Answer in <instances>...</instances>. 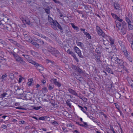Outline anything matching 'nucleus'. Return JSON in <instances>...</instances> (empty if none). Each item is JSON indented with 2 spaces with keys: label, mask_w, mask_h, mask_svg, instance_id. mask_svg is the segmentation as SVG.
Returning a JSON list of instances; mask_svg holds the SVG:
<instances>
[{
  "label": "nucleus",
  "mask_w": 133,
  "mask_h": 133,
  "mask_svg": "<svg viewBox=\"0 0 133 133\" xmlns=\"http://www.w3.org/2000/svg\"><path fill=\"white\" fill-rule=\"evenodd\" d=\"M112 58H114L115 60L119 64L122 68H123L125 70L127 69L123 65L124 61L123 60L119 59L117 57L115 58L112 57L111 58V59Z\"/></svg>",
  "instance_id": "obj_1"
},
{
  "label": "nucleus",
  "mask_w": 133,
  "mask_h": 133,
  "mask_svg": "<svg viewBox=\"0 0 133 133\" xmlns=\"http://www.w3.org/2000/svg\"><path fill=\"white\" fill-rule=\"evenodd\" d=\"M16 61L19 62L21 64L24 66L27 65V63L23 60V58L20 57L17 54L14 58Z\"/></svg>",
  "instance_id": "obj_2"
},
{
  "label": "nucleus",
  "mask_w": 133,
  "mask_h": 133,
  "mask_svg": "<svg viewBox=\"0 0 133 133\" xmlns=\"http://www.w3.org/2000/svg\"><path fill=\"white\" fill-rule=\"evenodd\" d=\"M54 25H52V28L55 30L57 29V27H58L60 30L61 32H63V29L60 24L57 22L55 21L53 23Z\"/></svg>",
  "instance_id": "obj_3"
},
{
  "label": "nucleus",
  "mask_w": 133,
  "mask_h": 133,
  "mask_svg": "<svg viewBox=\"0 0 133 133\" xmlns=\"http://www.w3.org/2000/svg\"><path fill=\"white\" fill-rule=\"evenodd\" d=\"M72 68L74 70L77 71L80 74L84 73V71H83L82 69H80L79 67L75 65H72L71 66Z\"/></svg>",
  "instance_id": "obj_4"
},
{
  "label": "nucleus",
  "mask_w": 133,
  "mask_h": 133,
  "mask_svg": "<svg viewBox=\"0 0 133 133\" xmlns=\"http://www.w3.org/2000/svg\"><path fill=\"white\" fill-rule=\"evenodd\" d=\"M48 49L49 52H51L53 55H55L59 54V52L58 51L51 46H49L48 47Z\"/></svg>",
  "instance_id": "obj_5"
},
{
  "label": "nucleus",
  "mask_w": 133,
  "mask_h": 133,
  "mask_svg": "<svg viewBox=\"0 0 133 133\" xmlns=\"http://www.w3.org/2000/svg\"><path fill=\"white\" fill-rule=\"evenodd\" d=\"M116 23V26L117 28H118L119 30H120V27L122 25V28H124V26L126 25L127 24L125 21H123L122 22V25L121 23L115 21Z\"/></svg>",
  "instance_id": "obj_6"
},
{
  "label": "nucleus",
  "mask_w": 133,
  "mask_h": 133,
  "mask_svg": "<svg viewBox=\"0 0 133 133\" xmlns=\"http://www.w3.org/2000/svg\"><path fill=\"white\" fill-rule=\"evenodd\" d=\"M74 50L76 53L78 54L79 57L83 58V56L81 54V52L77 46L75 47Z\"/></svg>",
  "instance_id": "obj_7"
},
{
  "label": "nucleus",
  "mask_w": 133,
  "mask_h": 133,
  "mask_svg": "<svg viewBox=\"0 0 133 133\" xmlns=\"http://www.w3.org/2000/svg\"><path fill=\"white\" fill-rule=\"evenodd\" d=\"M51 81L55 85H57L58 87H60L61 84L60 83L57 81L56 79H52Z\"/></svg>",
  "instance_id": "obj_8"
},
{
  "label": "nucleus",
  "mask_w": 133,
  "mask_h": 133,
  "mask_svg": "<svg viewBox=\"0 0 133 133\" xmlns=\"http://www.w3.org/2000/svg\"><path fill=\"white\" fill-rule=\"evenodd\" d=\"M18 94H19V95H20L21 97H22L23 98H22V99H26V100H30L31 99V98H28L27 97V95L25 94H19L18 93Z\"/></svg>",
  "instance_id": "obj_9"
},
{
  "label": "nucleus",
  "mask_w": 133,
  "mask_h": 133,
  "mask_svg": "<svg viewBox=\"0 0 133 133\" xmlns=\"http://www.w3.org/2000/svg\"><path fill=\"white\" fill-rule=\"evenodd\" d=\"M35 66L37 68V69L39 70H44V68L42 65H41L37 63H36Z\"/></svg>",
  "instance_id": "obj_10"
},
{
  "label": "nucleus",
  "mask_w": 133,
  "mask_h": 133,
  "mask_svg": "<svg viewBox=\"0 0 133 133\" xmlns=\"http://www.w3.org/2000/svg\"><path fill=\"white\" fill-rule=\"evenodd\" d=\"M68 90L69 92L72 95H75L77 96H78L75 90H73L71 88L69 89Z\"/></svg>",
  "instance_id": "obj_11"
},
{
  "label": "nucleus",
  "mask_w": 133,
  "mask_h": 133,
  "mask_svg": "<svg viewBox=\"0 0 133 133\" xmlns=\"http://www.w3.org/2000/svg\"><path fill=\"white\" fill-rule=\"evenodd\" d=\"M74 75L77 79L79 80L80 82L81 81V79H82V77L80 74H79L77 75L76 74L74 73Z\"/></svg>",
  "instance_id": "obj_12"
},
{
  "label": "nucleus",
  "mask_w": 133,
  "mask_h": 133,
  "mask_svg": "<svg viewBox=\"0 0 133 133\" xmlns=\"http://www.w3.org/2000/svg\"><path fill=\"white\" fill-rule=\"evenodd\" d=\"M125 20L128 24L133 23L132 18L129 19L128 18H126L125 19Z\"/></svg>",
  "instance_id": "obj_13"
},
{
  "label": "nucleus",
  "mask_w": 133,
  "mask_h": 133,
  "mask_svg": "<svg viewBox=\"0 0 133 133\" xmlns=\"http://www.w3.org/2000/svg\"><path fill=\"white\" fill-rule=\"evenodd\" d=\"M97 32L99 36H102L103 37L105 36V34L104 33L101 29H100V30H99Z\"/></svg>",
  "instance_id": "obj_14"
},
{
  "label": "nucleus",
  "mask_w": 133,
  "mask_h": 133,
  "mask_svg": "<svg viewBox=\"0 0 133 133\" xmlns=\"http://www.w3.org/2000/svg\"><path fill=\"white\" fill-rule=\"evenodd\" d=\"M48 21L49 22L51 23V26L52 27V25H54L53 23L55 21H54L53 20L52 18L50 17L48 15Z\"/></svg>",
  "instance_id": "obj_15"
},
{
  "label": "nucleus",
  "mask_w": 133,
  "mask_h": 133,
  "mask_svg": "<svg viewBox=\"0 0 133 133\" xmlns=\"http://www.w3.org/2000/svg\"><path fill=\"white\" fill-rule=\"evenodd\" d=\"M114 6L115 8L117 10H119L120 9V7L119 4L116 3H115L114 4Z\"/></svg>",
  "instance_id": "obj_16"
},
{
  "label": "nucleus",
  "mask_w": 133,
  "mask_h": 133,
  "mask_svg": "<svg viewBox=\"0 0 133 133\" xmlns=\"http://www.w3.org/2000/svg\"><path fill=\"white\" fill-rule=\"evenodd\" d=\"M44 10L47 14H50V8L49 7L45 8H44Z\"/></svg>",
  "instance_id": "obj_17"
},
{
  "label": "nucleus",
  "mask_w": 133,
  "mask_h": 133,
  "mask_svg": "<svg viewBox=\"0 0 133 133\" xmlns=\"http://www.w3.org/2000/svg\"><path fill=\"white\" fill-rule=\"evenodd\" d=\"M94 56L97 60V62H98L99 63L101 62L100 60V56L99 55H95Z\"/></svg>",
  "instance_id": "obj_18"
},
{
  "label": "nucleus",
  "mask_w": 133,
  "mask_h": 133,
  "mask_svg": "<svg viewBox=\"0 0 133 133\" xmlns=\"http://www.w3.org/2000/svg\"><path fill=\"white\" fill-rule=\"evenodd\" d=\"M27 61L29 63L34 65L35 66L37 63L35 61L31 59L30 58Z\"/></svg>",
  "instance_id": "obj_19"
},
{
  "label": "nucleus",
  "mask_w": 133,
  "mask_h": 133,
  "mask_svg": "<svg viewBox=\"0 0 133 133\" xmlns=\"http://www.w3.org/2000/svg\"><path fill=\"white\" fill-rule=\"evenodd\" d=\"M6 92L7 95L8 96H10L12 94V90L9 89L6 90Z\"/></svg>",
  "instance_id": "obj_20"
},
{
  "label": "nucleus",
  "mask_w": 133,
  "mask_h": 133,
  "mask_svg": "<svg viewBox=\"0 0 133 133\" xmlns=\"http://www.w3.org/2000/svg\"><path fill=\"white\" fill-rule=\"evenodd\" d=\"M30 51L31 55L34 56H36L38 55V54L37 52L33 50H31Z\"/></svg>",
  "instance_id": "obj_21"
},
{
  "label": "nucleus",
  "mask_w": 133,
  "mask_h": 133,
  "mask_svg": "<svg viewBox=\"0 0 133 133\" xmlns=\"http://www.w3.org/2000/svg\"><path fill=\"white\" fill-rule=\"evenodd\" d=\"M121 32L123 35H124L126 34L127 30L124 29V28H122L121 29Z\"/></svg>",
  "instance_id": "obj_22"
},
{
  "label": "nucleus",
  "mask_w": 133,
  "mask_h": 133,
  "mask_svg": "<svg viewBox=\"0 0 133 133\" xmlns=\"http://www.w3.org/2000/svg\"><path fill=\"white\" fill-rule=\"evenodd\" d=\"M128 28L130 30H133V23L128 24Z\"/></svg>",
  "instance_id": "obj_23"
},
{
  "label": "nucleus",
  "mask_w": 133,
  "mask_h": 133,
  "mask_svg": "<svg viewBox=\"0 0 133 133\" xmlns=\"http://www.w3.org/2000/svg\"><path fill=\"white\" fill-rule=\"evenodd\" d=\"M71 100L70 99H69L68 100H67L66 101V104L67 105H68L69 107L70 108L71 105V104L70 103V101Z\"/></svg>",
  "instance_id": "obj_24"
},
{
  "label": "nucleus",
  "mask_w": 133,
  "mask_h": 133,
  "mask_svg": "<svg viewBox=\"0 0 133 133\" xmlns=\"http://www.w3.org/2000/svg\"><path fill=\"white\" fill-rule=\"evenodd\" d=\"M38 36L42 38H44L45 39H47L48 38L47 37L39 33Z\"/></svg>",
  "instance_id": "obj_25"
},
{
  "label": "nucleus",
  "mask_w": 133,
  "mask_h": 133,
  "mask_svg": "<svg viewBox=\"0 0 133 133\" xmlns=\"http://www.w3.org/2000/svg\"><path fill=\"white\" fill-rule=\"evenodd\" d=\"M35 41L38 42L40 43L42 45H44V42L42 40L40 39H36V40Z\"/></svg>",
  "instance_id": "obj_26"
},
{
  "label": "nucleus",
  "mask_w": 133,
  "mask_h": 133,
  "mask_svg": "<svg viewBox=\"0 0 133 133\" xmlns=\"http://www.w3.org/2000/svg\"><path fill=\"white\" fill-rule=\"evenodd\" d=\"M109 40L110 42V44L111 45V46L112 47L114 43V40L112 38H110Z\"/></svg>",
  "instance_id": "obj_27"
},
{
  "label": "nucleus",
  "mask_w": 133,
  "mask_h": 133,
  "mask_svg": "<svg viewBox=\"0 0 133 133\" xmlns=\"http://www.w3.org/2000/svg\"><path fill=\"white\" fill-rule=\"evenodd\" d=\"M54 88V85L53 84H50L49 85L48 88L50 90H52Z\"/></svg>",
  "instance_id": "obj_28"
},
{
  "label": "nucleus",
  "mask_w": 133,
  "mask_h": 133,
  "mask_svg": "<svg viewBox=\"0 0 133 133\" xmlns=\"http://www.w3.org/2000/svg\"><path fill=\"white\" fill-rule=\"evenodd\" d=\"M106 70L109 73L113 74V72L112 71L111 69L109 68H107Z\"/></svg>",
  "instance_id": "obj_29"
},
{
  "label": "nucleus",
  "mask_w": 133,
  "mask_h": 133,
  "mask_svg": "<svg viewBox=\"0 0 133 133\" xmlns=\"http://www.w3.org/2000/svg\"><path fill=\"white\" fill-rule=\"evenodd\" d=\"M67 52L68 53L71 55L72 56H73V55H74V54L73 52L71 51L69 49H68Z\"/></svg>",
  "instance_id": "obj_30"
},
{
  "label": "nucleus",
  "mask_w": 133,
  "mask_h": 133,
  "mask_svg": "<svg viewBox=\"0 0 133 133\" xmlns=\"http://www.w3.org/2000/svg\"><path fill=\"white\" fill-rule=\"evenodd\" d=\"M71 24L72 27L76 30H77L79 29L78 27L75 25L73 23H71Z\"/></svg>",
  "instance_id": "obj_31"
},
{
  "label": "nucleus",
  "mask_w": 133,
  "mask_h": 133,
  "mask_svg": "<svg viewBox=\"0 0 133 133\" xmlns=\"http://www.w3.org/2000/svg\"><path fill=\"white\" fill-rule=\"evenodd\" d=\"M9 77L11 79H14V74L12 73H10L9 74Z\"/></svg>",
  "instance_id": "obj_32"
},
{
  "label": "nucleus",
  "mask_w": 133,
  "mask_h": 133,
  "mask_svg": "<svg viewBox=\"0 0 133 133\" xmlns=\"http://www.w3.org/2000/svg\"><path fill=\"white\" fill-rule=\"evenodd\" d=\"M85 35L86 36L87 38H88V39H91V36L87 32L85 34Z\"/></svg>",
  "instance_id": "obj_33"
},
{
  "label": "nucleus",
  "mask_w": 133,
  "mask_h": 133,
  "mask_svg": "<svg viewBox=\"0 0 133 133\" xmlns=\"http://www.w3.org/2000/svg\"><path fill=\"white\" fill-rule=\"evenodd\" d=\"M125 19L126 18H128L129 19L132 18L131 17V15L130 13H128L127 16L125 17Z\"/></svg>",
  "instance_id": "obj_34"
},
{
  "label": "nucleus",
  "mask_w": 133,
  "mask_h": 133,
  "mask_svg": "<svg viewBox=\"0 0 133 133\" xmlns=\"http://www.w3.org/2000/svg\"><path fill=\"white\" fill-rule=\"evenodd\" d=\"M126 57L129 61L130 62H132V59L130 56H128Z\"/></svg>",
  "instance_id": "obj_35"
},
{
  "label": "nucleus",
  "mask_w": 133,
  "mask_h": 133,
  "mask_svg": "<svg viewBox=\"0 0 133 133\" xmlns=\"http://www.w3.org/2000/svg\"><path fill=\"white\" fill-rule=\"evenodd\" d=\"M111 15L113 17L116 19L117 18V17H118L116 14L114 13H111Z\"/></svg>",
  "instance_id": "obj_36"
},
{
  "label": "nucleus",
  "mask_w": 133,
  "mask_h": 133,
  "mask_svg": "<svg viewBox=\"0 0 133 133\" xmlns=\"http://www.w3.org/2000/svg\"><path fill=\"white\" fill-rule=\"evenodd\" d=\"M10 54L11 55H13L14 57V58H15L17 54V53L14 52H10Z\"/></svg>",
  "instance_id": "obj_37"
},
{
  "label": "nucleus",
  "mask_w": 133,
  "mask_h": 133,
  "mask_svg": "<svg viewBox=\"0 0 133 133\" xmlns=\"http://www.w3.org/2000/svg\"><path fill=\"white\" fill-rule=\"evenodd\" d=\"M7 95L6 92H4L1 95V97L2 98H4Z\"/></svg>",
  "instance_id": "obj_38"
},
{
  "label": "nucleus",
  "mask_w": 133,
  "mask_h": 133,
  "mask_svg": "<svg viewBox=\"0 0 133 133\" xmlns=\"http://www.w3.org/2000/svg\"><path fill=\"white\" fill-rule=\"evenodd\" d=\"M32 33L34 34H35V35H37V36H38L39 33L37 31H34L32 30Z\"/></svg>",
  "instance_id": "obj_39"
},
{
  "label": "nucleus",
  "mask_w": 133,
  "mask_h": 133,
  "mask_svg": "<svg viewBox=\"0 0 133 133\" xmlns=\"http://www.w3.org/2000/svg\"><path fill=\"white\" fill-rule=\"evenodd\" d=\"M91 117L92 118H91L90 119H91L94 122L97 123H98V121L96 120V119L95 118H94L92 116H91Z\"/></svg>",
  "instance_id": "obj_40"
},
{
  "label": "nucleus",
  "mask_w": 133,
  "mask_h": 133,
  "mask_svg": "<svg viewBox=\"0 0 133 133\" xmlns=\"http://www.w3.org/2000/svg\"><path fill=\"white\" fill-rule=\"evenodd\" d=\"M42 108V107L40 106L39 107H34L33 109L36 110H38Z\"/></svg>",
  "instance_id": "obj_41"
},
{
  "label": "nucleus",
  "mask_w": 133,
  "mask_h": 133,
  "mask_svg": "<svg viewBox=\"0 0 133 133\" xmlns=\"http://www.w3.org/2000/svg\"><path fill=\"white\" fill-rule=\"evenodd\" d=\"M6 74H5L4 75H3L2 77V78L3 81V80H5L6 78Z\"/></svg>",
  "instance_id": "obj_42"
},
{
  "label": "nucleus",
  "mask_w": 133,
  "mask_h": 133,
  "mask_svg": "<svg viewBox=\"0 0 133 133\" xmlns=\"http://www.w3.org/2000/svg\"><path fill=\"white\" fill-rule=\"evenodd\" d=\"M123 52L126 57L128 56V52L127 50H125V51Z\"/></svg>",
  "instance_id": "obj_43"
},
{
  "label": "nucleus",
  "mask_w": 133,
  "mask_h": 133,
  "mask_svg": "<svg viewBox=\"0 0 133 133\" xmlns=\"http://www.w3.org/2000/svg\"><path fill=\"white\" fill-rule=\"evenodd\" d=\"M42 90L44 93H45L46 92L48 91V90L47 89L46 87H44L42 89Z\"/></svg>",
  "instance_id": "obj_44"
},
{
  "label": "nucleus",
  "mask_w": 133,
  "mask_h": 133,
  "mask_svg": "<svg viewBox=\"0 0 133 133\" xmlns=\"http://www.w3.org/2000/svg\"><path fill=\"white\" fill-rule=\"evenodd\" d=\"M24 21L25 22V23L28 25H30V21L28 19H26L24 20Z\"/></svg>",
  "instance_id": "obj_45"
},
{
  "label": "nucleus",
  "mask_w": 133,
  "mask_h": 133,
  "mask_svg": "<svg viewBox=\"0 0 133 133\" xmlns=\"http://www.w3.org/2000/svg\"><path fill=\"white\" fill-rule=\"evenodd\" d=\"M46 117V116H45L44 117H41L39 118L38 119L39 120H44L45 119Z\"/></svg>",
  "instance_id": "obj_46"
},
{
  "label": "nucleus",
  "mask_w": 133,
  "mask_h": 133,
  "mask_svg": "<svg viewBox=\"0 0 133 133\" xmlns=\"http://www.w3.org/2000/svg\"><path fill=\"white\" fill-rule=\"evenodd\" d=\"M78 107L81 109V110L84 112H85V110L84 109V108L81 106L78 105Z\"/></svg>",
  "instance_id": "obj_47"
},
{
  "label": "nucleus",
  "mask_w": 133,
  "mask_h": 133,
  "mask_svg": "<svg viewBox=\"0 0 133 133\" xmlns=\"http://www.w3.org/2000/svg\"><path fill=\"white\" fill-rule=\"evenodd\" d=\"M121 48L123 52L125 50H127L126 49L125 47V46L124 45L123 46H122L121 47Z\"/></svg>",
  "instance_id": "obj_48"
},
{
  "label": "nucleus",
  "mask_w": 133,
  "mask_h": 133,
  "mask_svg": "<svg viewBox=\"0 0 133 133\" xmlns=\"http://www.w3.org/2000/svg\"><path fill=\"white\" fill-rule=\"evenodd\" d=\"M30 42L32 44L35 45V46L38 43L36 42H34L32 40Z\"/></svg>",
  "instance_id": "obj_49"
},
{
  "label": "nucleus",
  "mask_w": 133,
  "mask_h": 133,
  "mask_svg": "<svg viewBox=\"0 0 133 133\" xmlns=\"http://www.w3.org/2000/svg\"><path fill=\"white\" fill-rule=\"evenodd\" d=\"M72 56L76 60L77 62H78V59L77 58L76 56L75 55V54H74V55H73V56Z\"/></svg>",
  "instance_id": "obj_50"
},
{
  "label": "nucleus",
  "mask_w": 133,
  "mask_h": 133,
  "mask_svg": "<svg viewBox=\"0 0 133 133\" xmlns=\"http://www.w3.org/2000/svg\"><path fill=\"white\" fill-rule=\"evenodd\" d=\"M116 19L120 22H122L123 21V20L122 19H121L118 16L117 17Z\"/></svg>",
  "instance_id": "obj_51"
},
{
  "label": "nucleus",
  "mask_w": 133,
  "mask_h": 133,
  "mask_svg": "<svg viewBox=\"0 0 133 133\" xmlns=\"http://www.w3.org/2000/svg\"><path fill=\"white\" fill-rule=\"evenodd\" d=\"M95 51L98 54H101L100 51L99 50V48H97L95 50Z\"/></svg>",
  "instance_id": "obj_52"
},
{
  "label": "nucleus",
  "mask_w": 133,
  "mask_h": 133,
  "mask_svg": "<svg viewBox=\"0 0 133 133\" xmlns=\"http://www.w3.org/2000/svg\"><path fill=\"white\" fill-rule=\"evenodd\" d=\"M80 30L81 31H82L83 33H84V34L85 35V34L87 32H85V29H84L81 28L80 29Z\"/></svg>",
  "instance_id": "obj_53"
},
{
  "label": "nucleus",
  "mask_w": 133,
  "mask_h": 133,
  "mask_svg": "<svg viewBox=\"0 0 133 133\" xmlns=\"http://www.w3.org/2000/svg\"><path fill=\"white\" fill-rule=\"evenodd\" d=\"M118 43L119 44H120V46H121V47L122 46H123L124 45L123 43V42L121 41H118Z\"/></svg>",
  "instance_id": "obj_54"
},
{
  "label": "nucleus",
  "mask_w": 133,
  "mask_h": 133,
  "mask_svg": "<svg viewBox=\"0 0 133 133\" xmlns=\"http://www.w3.org/2000/svg\"><path fill=\"white\" fill-rule=\"evenodd\" d=\"M83 124H84V127L85 128H86L88 127V125L87 124V123L85 122H84Z\"/></svg>",
  "instance_id": "obj_55"
},
{
  "label": "nucleus",
  "mask_w": 133,
  "mask_h": 133,
  "mask_svg": "<svg viewBox=\"0 0 133 133\" xmlns=\"http://www.w3.org/2000/svg\"><path fill=\"white\" fill-rule=\"evenodd\" d=\"M128 40L129 43H131V42L133 41L132 39L130 37L128 38Z\"/></svg>",
  "instance_id": "obj_56"
},
{
  "label": "nucleus",
  "mask_w": 133,
  "mask_h": 133,
  "mask_svg": "<svg viewBox=\"0 0 133 133\" xmlns=\"http://www.w3.org/2000/svg\"><path fill=\"white\" fill-rule=\"evenodd\" d=\"M76 43L77 44V45L78 46H82V44L81 42H77Z\"/></svg>",
  "instance_id": "obj_57"
},
{
  "label": "nucleus",
  "mask_w": 133,
  "mask_h": 133,
  "mask_svg": "<svg viewBox=\"0 0 133 133\" xmlns=\"http://www.w3.org/2000/svg\"><path fill=\"white\" fill-rule=\"evenodd\" d=\"M16 109H22L23 110H25V108H21L20 107H16Z\"/></svg>",
  "instance_id": "obj_58"
},
{
  "label": "nucleus",
  "mask_w": 133,
  "mask_h": 133,
  "mask_svg": "<svg viewBox=\"0 0 133 133\" xmlns=\"http://www.w3.org/2000/svg\"><path fill=\"white\" fill-rule=\"evenodd\" d=\"M119 112L121 115L123 117H124V115L122 113V111L120 110V109H119Z\"/></svg>",
  "instance_id": "obj_59"
},
{
  "label": "nucleus",
  "mask_w": 133,
  "mask_h": 133,
  "mask_svg": "<svg viewBox=\"0 0 133 133\" xmlns=\"http://www.w3.org/2000/svg\"><path fill=\"white\" fill-rule=\"evenodd\" d=\"M2 127L4 129H6L7 128V126L5 125H3Z\"/></svg>",
  "instance_id": "obj_60"
},
{
  "label": "nucleus",
  "mask_w": 133,
  "mask_h": 133,
  "mask_svg": "<svg viewBox=\"0 0 133 133\" xmlns=\"http://www.w3.org/2000/svg\"><path fill=\"white\" fill-rule=\"evenodd\" d=\"M0 25L2 27V29H4L5 28V26L3 24H2L1 22H0Z\"/></svg>",
  "instance_id": "obj_61"
},
{
  "label": "nucleus",
  "mask_w": 133,
  "mask_h": 133,
  "mask_svg": "<svg viewBox=\"0 0 133 133\" xmlns=\"http://www.w3.org/2000/svg\"><path fill=\"white\" fill-rule=\"evenodd\" d=\"M25 122L24 121H21L19 122V124H24L25 123Z\"/></svg>",
  "instance_id": "obj_62"
},
{
  "label": "nucleus",
  "mask_w": 133,
  "mask_h": 133,
  "mask_svg": "<svg viewBox=\"0 0 133 133\" xmlns=\"http://www.w3.org/2000/svg\"><path fill=\"white\" fill-rule=\"evenodd\" d=\"M25 58L27 59V60H28L30 58V57L28 55H26Z\"/></svg>",
  "instance_id": "obj_63"
},
{
  "label": "nucleus",
  "mask_w": 133,
  "mask_h": 133,
  "mask_svg": "<svg viewBox=\"0 0 133 133\" xmlns=\"http://www.w3.org/2000/svg\"><path fill=\"white\" fill-rule=\"evenodd\" d=\"M96 31L97 32L98 31L100 30L101 29L98 26H97L96 27Z\"/></svg>",
  "instance_id": "obj_64"
}]
</instances>
